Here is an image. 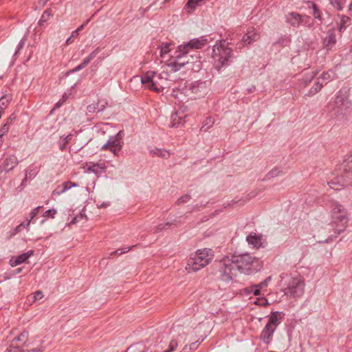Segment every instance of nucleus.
Returning <instances> with one entry per match:
<instances>
[{
	"instance_id": "f257e3e1",
	"label": "nucleus",
	"mask_w": 352,
	"mask_h": 352,
	"mask_svg": "<svg viewBox=\"0 0 352 352\" xmlns=\"http://www.w3.org/2000/svg\"><path fill=\"white\" fill-rule=\"evenodd\" d=\"M331 221L324 228V232H328L330 234L325 239L326 243L332 241L336 238L342 232H343L348 222L347 212L344 207L338 201L333 203L331 206Z\"/></svg>"
},
{
	"instance_id": "f03ea898",
	"label": "nucleus",
	"mask_w": 352,
	"mask_h": 352,
	"mask_svg": "<svg viewBox=\"0 0 352 352\" xmlns=\"http://www.w3.org/2000/svg\"><path fill=\"white\" fill-rule=\"evenodd\" d=\"M231 259L234 263L236 272L247 275L256 273L262 267L261 261L248 253L233 255Z\"/></svg>"
},
{
	"instance_id": "7ed1b4c3",
	"label": "nucleus",
	"mask_w": 352,
	"mask_h": 352,
	"mask_svg": "<svg viewBox=\"0 0 352 352\" xmlns=\"http://www.w3.org/2000/svg\"><path fill=\"white\" fill-rule=\"evenodd\" d=\"M214 258L212 250L204 248L197 250L188 260L186 269L188 272H197L208 265Z\"/></svg>"
},
{
	"instance_id": "20e7f679",
	"label": "nucleus",
	"mask_w": 352,
	"mask_h": 352,
	"mask_svg": "<svg viewBox=\"0 0 352 352\" xmlns=\"http://www.w3.org/2000/svg\"><path fill=\"white\" fill-rule=\"evenodd\" d=\"M216 270L214 275L219 280L229 283L237 275L236 268L231 258H224L213 265Z\"/></svg>"
},
{
	"instance_id": "39448f33",
	"label": "nucleus",
	"mask_w": 352,
	"mask_h": 352,
	"mask_svg": "<svg viewBox=\"0 0 352 352\" xmlns=\"http://www.w3.org/2000/svg\"><path fill=\"white\" fill-rule=\"evenodd\" d=\"M212 59L214 68L220 71L223 67L230 65L232 57L231 48L226 47L222 41L219 44L216 43L212 49Z\"/></svg>"
},
{
	"instance_id": "423d86ee",
	"label": "nucleus",
	"mask_w": 352,
	"mask_h": 352,
	"mask_svg": "<svg viewBox=\"0 0 352 352\" xmlns=\"http://www.w3.org/2000/svg\"><path fill=\"white\" fill-rule=\"evenodd\" d=\"M175 60L172 62L170 65L172 70L177 72L184 67L186 65L193 64V69L199 70L201 68V63L200 60L194 61V59H197L198 56L195 54H190L186 50H182V49L177 50L175 52Z\"/></svg>"
},
{
	"instance_id": "0eeeda50",
	"label": "nucleus",
	"mask_w": 352,
	"mask_h": 352,
	"mask_svg": "<svg viewBox=\"0 0 352 352\" xmlns=\"http://www.w3.org/2000/svg\"><path fill=\"white\" fill-rule=\"evenodd\" d=\"M351 107L352 102L348 97L339 91L331 108V116L340 120L349 112Z\"/></svg>"
},
{
	"instance_id": "6e6552de",
	"label": "nucleus",
	"mask_w": 352,
	"mask_h": 352,
	"mask_svg": "<svg viewBox=\"0 0 352 352\" xmlns=\"http://www.w3.org/2000/svg\"><path fill=\"white\" fill-rule=\"evenodd\" d=\"M305 292V282L302 277L292 278L285 289V294L292 297H300Z\"/></svg>"
},
{
	"instance_id": "1a4fd4ad",
	"label": "nucleus",
	"mask_w": 352,
	"mask_h": 352,
	"mask_svg": "<svg viewBox=\"0 0 352 352\" xmlns=\"http://www.w3.org/2000/svg\"><path fill=\"white\" fill-rule=\"evenodd\" d=\"M28 335V332L24 331L16 336L12 341L8 352H30L28 349H23L24 346H29L27 344Z\"/></svg>"
},
{
	"instance_id": "9d476101",
	"label": "nucleus",
	"mask_w": 352,
	"mask_h": 352,
	"mask_svg": "<svg viewBox=\"0 0 352 352\" xmlns=\"http://www.w3.org/2000/svg\"><path fill=\"white\" fill-rule=\"evenodd\" d=\"M157 79H160V75H156L154 72L148 71L142 76V83L148 89L159 93L161 91L162 86L159 85Z\"/></svg>"
},
{
	"instance_id": "9b49d317",
	"label": "nucleus",
	"mask_w": 352,
	"mask_h": 352,
	"mask_svg": "<svg viewBox=\"0 0 352 352\" xmlns=\"http://www.w3.org/2000/svg\"><path fill=\"white\" fill-rule=\"evenodd\" d=\"M310 19L311 18L308 16L301 15L294 12H289L286 16L287 22L293 27H298L300 24L310 27L312 25V23H309Z\"/></svg>"
},
{
	"instance_id": "f8f14e48",
	"label": "nucleus",
	"mask_w": 352,
	"mask_h": 352,
	"mask_svg": "<svg viewBox=\"0 0 352 352\" xmlns=\"http://www.w3.org/2000/svg\"><path fill=\"white\" fill-rule=\"evenodd\" d=\"M208 43V40L205 38L199 37L191 39L187 43L179 45V49L186 50L190 52L191 50L201 49Z\"/></svg>"
},
{
	"instance_id": "ddd939ff",
	"label": "nucleus",
	"mask_w": 352,
	"mask_h": 352,
	"mask_svg": "<svg viewBox=\"0 0 352 352\" xmlns=\"http://www.w3.org/2000/svg\"><path fill=\"white\" fill-rule=\"evenodd\" d=\"M123 146V142L118 140L117 138L111 136L107 143L101 147L102 150H109L115 155H118Z\"/></svg>"
},
{
	"instance_id": "4468645a",
	"label": "nucleus",
	"mask_w": 352,
	"mask_h": 352,
	"mask_svg": "<svg viewBox=\"0 0 352 352\" xmlns=\"http://www.w3.org/2000/svg\"><path fill=\"white\" fill-rule=\"evenodd\" d=\"M190 90L192 94H195L196 96L200 97L206 93L207 82L195 81L191 84Z\"/></svg>"
},
{
	"instance_id": "2eb2a0df",
	"label": "nucleus",
	"mask_w": 352,
	"mask_h": 352,
	"mask_svg": "<svg viewBox=\"0 0 352 352\" xmlns=\"http://www.w3.org/2000/svg\"><path fill=\"white\" fill-rule=\"evenodd\" d=\"M285 314L282 311H274L272 312L269 316L268 322L266 324L276 329L278 324H280L283 319Z\"/></svg>"
},
{
	"instance_id": "dca6fc26",
	"label": "nucleus",
	"mask_w": 352,
	"mask_h": 352,
	"mask_svg": "<svg viewBox=\"0 0 352 352\" xmlns=\"http://www.w3.org/2000/svg\"><path fill=\"white\" fill-rule=\"evenodd\" d=\"M275 330L276 329L266 324L261 333V340H262L263 343L269 344L272 340Z\"/></svg>"
},
{
	"instance_id": "f3484780",
	"label": "nucleus",
	"mask_w": 352,
	"mask_h": 352,
	"mask_svg": "<svg viewBox=\"0 0 352 352\" xmlns=\"http://www.w3.org/2000/svg\"><path fill=\"white\" fill-rule=\"evenodd\" d=\"M19 164V161L16 156L10 155L5 159L2 164L3 169L2 171L8 172L12 170L17 164Z\"/></svg>"
},
{
	"instance_id": "a211bd4d",
	"label": "nucleus",
	"mask_w": 352,
	"mask_h": 352,
	"mask_svg": "<svg viewBox=\"0 0 352 352\" xmlns=\"http://www.w3.org/2000/svg\"><path fill=\"white\" fill-rule=\"evenodd\" d=\"M107 104L108 103L106 100H98V102L93 103L87 106V113H93L103 111Z\"/></svg>"
},
{
	"instance_id": "6ab92c4d",
	"label": "nucleus",
	"mask_w": 352,
	"mask_h": 352,
	"mask_svg": "<svg viewBox=\"0 0 352 352\" xmlns=\"http://www.w3.org/2000/svg\"><path fill=\"white\" fill-rule=\"evenodd\" d=\"M34 254V251L30 250L28 252L23 253L15 258H12L10 261V263L12 267H15L25 262L32 255Z\"/></svg>"
},
{
	"instance_id": "aec40b11",
	"label": "nucleus",
	"mask_w": 352,
	"mask_h": 352,
	"mask_svg": "<svg viewBox=\"0 0 352 352\" xmlns=\"http://www.w3.org/2000/svg\"><path fill=\"white\" fill-rule=\"evenodd\" d=\"M260 38V34L254 30L248 31L242 38L241 41L244 45H250Z\"/></svg>"
},
{
	"instance_id": "412c9836",
	"label": "nucleus",
	"mask_w": 352,
	"mask_h": 352,
	"mask_svg": "<svg viewBox=\"0 0 352 352\" xmlns=\"http://www.w3.org/2000/svg\"><path fill=\"white\" fill-rule=\"evenodd\" d=\"M336 43V34L333 30L327 32V36L324 38V45L326 48H331Z\"/></svg>"
},
{
	"instance_id": "4be33fe9",
	"label": "nucleus",
	"mask_w": 352,
	"mask_h": 352,
	"mask_svg": "<svg viewBox=\"0 0 352 352\" xmlns=\"http://www.w3.org/2000/svg\"><path fill=\"white\" fill-rule=\"evenodd\" d=\"M171 120V127H177L179 124H182L184 121L183 118L182 116H179L178 113H174L171 115L170 117Z\"/></svg>"
},
{
	"instance_id": "5701e85b",
	"label": "nucleus",
	"mask_w": 352,
	"mask_h": 352,
	"mask_svg": "<svg viewBox=\"0 0 352 352\" xmlns=\"http://www.w3.org/2000/svg\"><path fill=\"white\" fill-rule=\"evenodd\" d=\"M246 241L249 244L252 245L255 248H258L261 245V238L258 236L250 234L247 236Z\"/></svg>"
},
{
	"instance_id": "b1692460",
	"label": "nucleus",
	"mask_w": 352,
	"mask_h": 352,
	"mask_svg": "<svg viewBox=\"0 0 352 352\" xmlns=\"http://www.w3.org/2000/svg\"><path fill=\"white\" fill-rule=\"evenodd\" d=\"M91 60L87 56L86 58L84 59V60L82 61V63L81 64H80L79 65L76 66L75 68L67 72V74H69L77 72L82 69L90 63Z\"/></svg>"
},
{
	"instance_id": "393cba45",
	"label": "nucleus",
	"mask_w": 352,
	"mask_h": 352,
	"mask_svg": "<svg viewBox=\"0 0 352 352\" xmlns=\"http://www.w3.org/2000/svg\"><path fill=\"white\" fill-rule=\"evenodd\" d=\"M52 16V14L51 9H47L45 11H44V12L43 13V14L38 21V25H43L44 24V23L47 22Z\"/></svg>"
},
{
	"instance_id": "a878e982",
	"label": "nucleus",
	"mask_w": 352,
	"mask_h": 352,
	"mask_svg": "<svg viewBox=\"0 0 352 352\" xmlns=\"http://www.w3.org/2000/svg\"><path fill=\"white\" fill-rule=\"evenodd\" d=\"M319 78H321L323 82H325V83H327L328 82L333 80L334 78V74L332 71L329 70L327 72H323Z\"/></svg>"
},
{
	"instance_id": "bb28decb",
	"label": "nucleus",
	"mask_w": 352,
	"mask_h": 352,
	"mask_svg": "<svg viewBox=\"0 0 352 352\" xmlns=\"http://www.w3.org/2000/svg\"><path fill=\"white\" fill-rule=\"evenodd\" d=\"M322 86V83L320 82L319 81H317L315 85L309 91V93L307 94L306 96H311L315 95L321 90Z\"/></svg>"
},
{
	"instance_id": "cd10ccee",
	"label": "nucleus",
	"mask_w": 352,
	"mask_h": 352,
	"mask_svg": "<svg viewBox=\"0 0 352 352\" xmlns=\"http://www.w3.org/2000/svg\"><path fill=\"white\" fill-rule=\"evenodd\" d=\"M151 153L157 156H160L164 158H168L170 156L169 152L166 150H162L161 148H155L151 151Z\"/></svg>"
},
{
	"instance_id": "c85d7f7f",
	"label": "nucleus",
	"mask_w": 352,
	"mask_h": 352,
	"mask_svg": "<svg viewBox=\"0 0 352 352\" xmlns=\"http://www.w3.org/2000/svg\"><path fill=\"white\" fill-rule=\"evenodd\" d=\"M214 124V119L208 117L205 120L204 125L201 128V131H207Z\"/></svg>"
},
{
	"instance_id": "c756f323",
	"label": "nucleus",
	"mask_w": 352,
	"mask_h": 352,
	"mask_svg": "<svg viewBox=\"0 0 352 352\" xmlns=\"http://www.w3.org/2000/svg\"><path fill=\"white\" fill-rule=\"evenodd\" d=\"M170 44L168 43H162L160 46V56L163 57L170 51Z\"/></svg>"
},
{
	"instance_id": "7c9ffc66",
	"label": "nucleus",
	"mask_w": 352,
	"mask_h": 352,
	"mask_svg": "<svg viewBox=\"0 0 352 352\" xmlns=\"http://www.w3.org/2000/svg\"><path fill=\"white\" fill-rule=\"evenodd\" d=\"M76 186H78V184L76 183L67 181L62 184L61 188H63V190H65L66 192L67 190L71 189L72 188Z\"/></svg>"
},
{
	"instance_id": "2f4dec72",
	"label": "nucleus",
	"mask_w": 352,
	"mask_h": 352,
	"mask_svg": "<svg viewBox=\"0 0 352 352\" xmlns=\"http://www.w3.org/2000/svg\"><path fill=\"white\" fill-rule=\"evenodd\" d=\"M72 135L69 134L67 136L64 137L63 141L59 142V148L61 151H63L65 148V145L72 140Z\"/></svg>"
},
{
	"instance_id": "473e14b6",
	"label": "nucleus",
	"mask_w": 352,
	"mask_h": 352,
	"mask_svg": "<svg viewBox=\"0 0 352 352\" xmlns=\"http://www.w3.org/2000/svg\"><path fill=\"white\" fill-rule=\"evenodd\" d=\"M330 3L338 10H342L343 0H330Z\"/></svg>"
},
{
	"instance_id": "72a5a7b5",
	"label": "nucleus",
	"mask_w": 352,
	"mask_h": 352,
	"mask_svg": "<svg viewBox=\"0 0 352 352\" xmlns=\"http://www.w3.org/2000/svg\"><path fill=\"white\" fill-rule=\"evenodd\" d=\"M280 171L278 168H274L270 172H269L266 176V179H270L271 178H274L279 175Z\"/></svg>"
},
{
	"instance_id": "f704fd0d",
	"label": "nucleus",
	"mask_w": 352,
	"mask_h": 352,
	"mask_svg": "<svg viewBox=\"0 0 352 352\" xmlns=\"http://www.w3.org/2000/svg\"><path fill=\"white\" fill-rule=\"evenodd\" d=\"M190 199H191V196L190 195L186 194L185 195H183V196L180 197L177 199V204L178 205L185 204V203L188 202V201H190Z\"/></svg>"
},
{
	"instance_id": "c9c22d12",
	"label": "nucleus",
	"mask_w": 352,
	"mask_h": 352,
	"mask_svg": "<svg viewBox=\"0 0 352 352\" xmlns=\"http://www.w3.org/2000/svg\"><path fill=\"white\" fill-rule=\"evenodd\" d=\"M260 287L257 285H254L248 289L249 293H252L255 296L260 294Z\"/></svg>"
},
{
	"instance_id": "e433bc0d",
	"label": "nucleus",
	"mask_w": 352,
	"mask_h": 352,
	"mask_svg": "<svg viewBox=\"0 0 352 352\" xmlns=\"http://www.w3.org/2000/svg\"><path fill=\"white\" fill-rule=\"evenodd\" d=\"M260 287L257 285H254L248 289L249 293H252L255 296L260 294Z\"/></svg>"
},
{
	"instance_id": "4c0bfd02",
	"label": "nucleus",
	"mask_w": 352,
	"mask_h": 352,
	"mask_svg": "<svg viewBox=\"0 0 352 352\" xmlns=\"http://www.w3.org/2000/svg\"><path fill=\"white\" fill-rule=\"evenodd\" d=\"M36 171H34V166L32 165V166H30L28 168V170H26L25 171V173H27V175H28V178L30 179L34 178L36 175Z\"/></svg>"
},
{
	"instance_id": "58836bf2",
	"label": "nucleus",
	"mask_w": 352,
	"mask_h": 352,
	"mask_svg": "<svg viewBox=\"0 0 352 352\" xmlns=\"http://www.w3.org/2000/svg\"><path fill=\"white\" fill-rule=\"evenodd\" d=\"M171 224H172V223H170V222H167L166 223L159 224L155 228V232H161L162 230H163L164 229L168 228L170 226Z\"/></svg>"
},
{
	"instance_id": "ea45409f",
	"label": "nucleus",
	"mask_w": 352,
	"mask_h": 352,
	"mask_svg": "<svg viewBox=\"0 0 352 352\" xmlns=\"http://www.w3.org/2000/svg\"><path fill=\"white\" fill-rule=\"evenodd\" d=\"M140 344H135L130 346L126 352H144V350H139Z\"/></svg>"
},
{
	"instance_id": "a19ab883",
	"label": "nucleus",
	"mask_w": 352,
	"mask_h": 352,
	"mask_svg": "<svg viewBox=\"0 0 352 352\" xmlns=\"http://www.w3.org/2000/svg\"><path fill=\"white\" fill-rule=\"evenodd\" d=\"M10 127L8 124H4L0 129V139L3 140V135L9 131Z\"/></svg>"
},
{
	"instance_id": "79ce46f5",
	"label": "nucleus",
	"mask_w": 352,
	"mask_h": 352,
	"mask_svg": "<svg viewBox=\"0 0 352 352\" xmlns=\"http://www.w3.org/2000/svg\"><path fill=\"white\" fill-rule=\"evenodd\" d=\"M178 342L175 340H172L169 344V349L164 352H172L173 351L177 346Z\"/></svg>"
},
{
	"instance_id": "37998d69",
	"label": "nucleus",
	"mask_w": 352,
	"mask_h": 352,
	"mask_svg": "<svg viewBox=\"0 0 352 352\" xmlns=\"http://www.w3.org/2000/svg\"><path fill=\"white\" fill-rule=\"evenodd\" d=\"M56 213H57V211L55 209H50V210H46L44 212L43 216L45 217L54 218Z\"/></svg>"
},
{
	"instance_id": "c03bdc74",
	"label": "nucleus",
	"mask_w": 352,
	"mask_h": 352,
	"mask_svg": "<svg viewBox=\"0 0 352 352\" xmlns=\"http://www.w3.org/2000/svg\"><path fill=\"white\" fill-rule=\"evenodd\" d=\"M39 342H40V346H38L36 348H32L31 350H29L30 352V351H32V352H43L44 351L45 347L43 346L44 340H41Z\"/></svg>"
},
{
	"instance_id": "a18cd8bd",
	"label": "nucleus",
	"mask_w": 352,
	"mask_h": 352,
	"mask_svg": "<svg viewBox=\"0 0 352 352\" xmlns=\"http://www.w3.org/2000/svg\"><path fill=\"white\" fill-rule=\"evenodd\" d=\"M313 14L315 18L321 19L320 11L315 3L313 4Z\"/></svg>"
},
{
	"instance_id": "49530a36",
	"label": "nucleus",
	"mask_w": 352,
	"mask_h": 352,
	"mask_svg": "<svg viewBox=\"0 0 352 352\" xmlns=\"http://www.w3.org/2000/svg\"><path fill=\"white\" fill-rule=\"evenodd\" d=\"M317 73H318L317 72H312L310 75L305 76V78H303L306 84L308 82H310L314 78V77L316 76Z\"/></svg>"
},
{
	"instance_id": "de8ad7c7",
	"label": "nucleus",
	"mask_w": 352,
	"mask_h": 352,
	"mask_svg": "<svg viewBox=\"0 0 352 352\" xmlns=\"http://www.w3.org/2000/svg\"><path fill=\"white\" fill-rule=\"evenodd\" d=\"M271 280V276H268L263 281L258 284L257 285L260 287L261 289L266 287L268 285V283Z\"/></svg>"
},
{
	"instance_id": "09e8293b",
	"label": "nucleus",
	"mask_w": 352,
	"mask_h": 352,
	"mask_svg": "<svg viewBox=\"0 0 352 352\" xmlns=\"http://www.w3.org/2000/svg\"><path fill=\"white\" fill-rule=\"evenodd\" d=\"M42 208V206H38L35 208H34L30 213V221H32V219H34V217H36V215L38 214V210L39 209Z\"/></svg>"
},
{
	"instance_id": "8fccbe9b",
	"label": "nucleus",
	"mask_w": 352,
	"mask_h": 352,
	"mask_svg": "<svg viewBox=\"0 0 352 352\" xmlns=\"http://www.w3.org/2000/svg\"><path fill=\"white\" fill-rule=\"evenodd\" d=\"M131 248H126L125 249H118L114 252H112L110 254L111 255H113L114 254H119V255H121L125 252H129L130 250H131Z\"/></svg>"
},
{
	"instance_id": "3c124183",
	"label": "nucleus",
	"mask_w": 352,
	"mask_h": 352,
	"mask_svg": "<svg viewBox=\"0 0 352 352\" xmlns=\"http://www.w3.org/2000/svg\"><path fill=\"white\" fill-rule=\"evenodd\" d=\"M25 41V38H22L20 41V42L18 44L17 49H16V52L14 53V55H16L18 54V52L24 47Z\"/></svg>"
},
{
	"instance_id": "603ef678",
	"label": "nucleus",
	"mask_w": 352,
	"mask_h": 352,
	"mask_svg": "<svg viewBox=\"0 0 352 352\" xmlns=\"http://www.w3.org/2000/svg\"><path fill=\"white\" fill-rule=\"evenodd\" d=\"M43 293L41 291H37L36 292H35L33 296V301L34 302L36 300H41V298H43Z\"/></svg>"
},
{
	"instance_id": "864d4df0",
	"label": "nucleus",
	"mask_w": 352,
	"mask_h": 352,
	"mask_svg": "<svg viewBox=\"0 0 352 352\" xmlns=\"http://www.w3.org/2000/svg\"><path fill=\"white\" fill-rule=\"evenodd\" d=\"M100 52V49L99 47H97L95 50H94L89 56L88 57L93 60L96 56Z\"/></svg>"
},
{
	"instance_id": "5fc2aeb1",
	"label": "nucleus",
	"mask_w": 352,
	"mask_h": 352,
	"mask_svg": "<svg viewBox=\"0 0 352 352\" xmlns=\"http://www.w3.org/2000/svg\"><path fill=\"white\" fill-rule=\"evenodd\" d=\"M65 192V190H63V188H61V186H58L57 188H56L54 191H53V195H60L61 194Z\"/></svg>"
},
{
	"instance_id": "6e6d98bb",
	"label": "nucleus",
	"mask_w": 352,
	"mask_h": 352,
	"mask_svg": "<svg viewBox=\"0 0 352 352\" xmlns=\"http://www.w3.org/2000/svg\"><path fill=\"white\" fill-rule=\"evenodd\" d=\"M196 342H192L190 344V346H188L186 345L183 349L181 351V352H191L192 351V346H195Z\"/></svg>"
},
{
	"instance_id": "4d7b16f0",
	"label": "nucleus",
	"mask_w": 352,
	"mask_h": 352,
	"mask_svg": "<svg viewBox=\"0 0 352 352\" xmlns=\"http://www.w3.org/2000/svg\"><path fill=\"white\" fill-rule=\"evenodd\" d=\"M182 95V92H179V91H176L175 89H173L171 96H173L175 98L181 99V96Z\"/></svg>"
},
{
	"instance_id": "13d9d810",
	"label": "nucleus",
	"mask_w": 352,
	"mask_h": 352,
	"mask_svg": "<svg viewBox=\"0 0 352 352\" xmlns=\"http://www.w3.org/2000/svg\"><path fill=\"white\" fill-rule=\"evenodd\" d=\"M66 100V97L65 96H63V98L60 99L58 102L55 104V108H59L63 105V104L65 102Z\"/></svg>"
},
{
	"instance_id": "bf43d9fd",
	"label": "nucleus",
	"mask_w": 352,
	"mask_h": 352,
	"mask_svg": "<svg viewBox=\"0 0 352 352\" xmlns=\"http://www.w3.org/2000/svg\"><path fill=\"white\" fill-rule=\"evenodd\" d=\"M15 119V116H14V114H12L11 116H10V117H8L6 120V122L5 124H8V126L10 127V124L12 123V121Z\"/></svg>"
},
{
	"instance_id": "052dcab7",
	"label": "nucleus",
	"mask_w": 352,
	"mask_h": 352,
	"mask_svg": "<svg viewBox=\"0 0 352 352\" xmlns=\"http://www.w3.org/2000/svg\"><path fill=\"white\" fill-rule=\"evenodd\" d=\"M99 165L98 164H94L92 166H89L87 168V170L89 172H93L96 173V170L95 169L96 167H98Z\"/></svg>"
},
{
	"instance_id": "680f3d73",
	"label": "nucleus",
	"mask_w": 352,
	"mask_h": 352,
	"mask_svg": "<svg viewBox=\"0 0 352 352\" xmlns=\"http://www.w3.org/2000/svg\"><path fill=\"white\" fill-rule=\"evenodd\" d=\"M122 133L123 132L122 131H120L115 136H113L114 138H117L118 140H120L122 141Z\"/></svg>"
},
{
	"instance_id": "e2e57ef3",
	"label": "nucleus",
	"mask_w": 352,
	"mask_h": 352,
	"mask_svg": "<svg viewBox=\"0 0 352 352\" xmlns=\"http://www.w3.org/2000/svg\"><path fill=\"white\" fill-rule=\"evenodd\" d=\"M30 220H27V222H23L21 223H20V225H22V228H28V226H30Z\"/></svg>"
},
{
	"instance_id": "0e129e2a",
	"label": "nucleus",
	"mask_w": 352,
	"mask_h": 352,
	"mask_svg": "<svg viewBox=\"0 0 352 352\" xmlns=\"http://www.w3.org/2000/svg\"><path fill=\"white\" fill-rule=\"evenodd\" d=\"M21 228H22V225L19 224L18 226H16L14 230V234H16V233L21 232Z\"/></svg>"
},
{
	"instance_id": "69168bd1",
	"label": "nucleus",
	"mask_w": 352,
	"mask_h": 352,
	"mask_svg": "<svg viewBox=\"0 0 352 352\" xmlns=\"http://www.w3.org/2000/svg\"><path fill=\"white\" fill-rule=\"evenodd\" d=\"M21 228H22V225L19 224L18 226H16L14 230V234H16V233L21 232Z\"/></svg>"
},
{
	"instance_id": "338daca9",
	"label": "nucleus",
	"mask_w": 352,
	"mask_h": 352,
	"mask_svg": "<svg viewBox=\"0 0 352 352\" xmlns=\"http://www.w3.org/2000/svg\"><path fill=\"white\" fill-rule=\"evenodd\" d=\"M49 0H39L38 3L42 6H44Z\"/></svg>"
},
{
	"instance_id": "774afa93",
	"label": "nucleus",
	"mask_w": 352,
	"mask_h": 352,
	"mask_svg": "<svg viewBox=\"0 0 352 352\" xmlns=\"http://www.w3.org/2000/svg\"><path fill=\"white\" fill-rule=\"evenodd\" d=\"M78 35V30H74L72 32L71 36L73 38V37L77 36Z\"/></svg>"
}]
</instances>
